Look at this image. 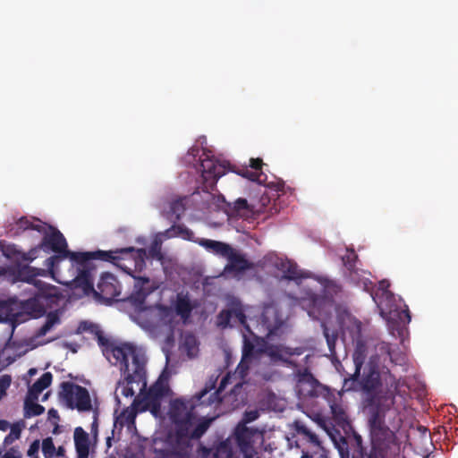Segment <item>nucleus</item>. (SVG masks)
I'll return each mask as SVG.
<instances>
[{"mask_svg": "<svg viewBox=\"0 0 458 458\" xmlns=\"http://www.w3.org/2000/svg\"><path fill=\"white\" fill-rule=\"evenodd\" d=\"M58 298L57 288L44 284L40 287L35 297L24 301L23 309L35 318L41 317L46 312V305L52 302L53 299Z\"/></svg>", "mask_w": 458, "mask_h": 458, "instance_id": "nucleus-14", "label": "nucleus"}, {"mask_svg": "<svg viewBox=\"0 0 458 458\" xmlns=\"http://www.w3.org/2000/svg\"><path fill=\"white\" fill-rule=\"evenodd\" d=\"M17 225L20 229H22V230L30 229V230H35L38 233L43 232L44 225H45V224H43V225L34 224L31 221H30L27 217L20 218L19 221L17 222Z\"/></svg>", "mask_w": 458, "mask_h": 458, "instance_id": "nucleus-42", "label": "nucleus"}, {"mask_svg": "<svg viewBox=\"0 0 458 458\" xmlns=\"http://www.w3.org/2000/svg\"><path fill=\"white\" fill-rule=\"evenodd\" d=\"M207 393L206 390H203L199 394H198L197 398L198 400H200L202 398V396Z\"/></svg>", "mask_w": 458, "mask_h": 458, "instance_id": "nucleus-60", "label": "nucleus"}, {"mask_svg": "<svg viewBox=\"0 0 458 458\" xmlns=\"http://www.w3.org/2000/svg\"><path fill=\"white\" fill-rule=\"evenodd\" d=\"M325 400L327 401L331 409L334 420L339 423L346 422L348 420V416L343 406L335 402V394L332 392V396L330 397V399L325 398Z\"/></svg>", "mask_w": 458, "mask_h": 458, "instance_id": "nucleus-32", "label": "nucleus"}, {"mask_svg": "<svg viewBox=\"0 0 458 458\" xmlns=\"http://www.w3.org/2000/svg\"><path fill=\"white\" fill-rule=\"evenodd\" d=\"M41 233H43V238L40 243L37 247L31 249L23 257L25 260L31 261L36 259L37 253L40 250L47 252L53 251L55 253H65L69 250L66 239L57 228L45 224L44 230ZM66 254H64V256Z\"/></svg>", "mask_w": 458, "mask_h": 458, "instance_id": "nucleus-9", "label": "nucleus"}, {"mask_svg": "<svg viewBox=\"0 0 458 458\" xmlns=\"http://www.w3.org/2000/svg\"><path fill=\"white\" fill-rule=\"evenodd\" d=\"M81 327L84 330H89L90 333L95 335L104 356L114 366L130 360L135 355L142 353L136 345L131 343L116 344L109 340L97 325L84 322L81 325Z\"/></svg>", "mask_w": 458, "mask_h": 458, "instance_id": "nucleus-5", "label": "nucleus"}, {"mask_svg": "<svg viewBox=\"0 0 458 458\" xmlns=\"http://www.w3.org/2000/svg\"><path fill=\"white\" fill-rule=\"evenodd\" d=\"M323 334L326 338L329 352L331 355L335 354V344L338 339V332L335 329H330L326 323H322Z\"/></svg>", "mask_w": 458, "mask_h": 458, "instance_id": "nucleus-38", "label": "nucleus"}, {"mask_svg": "<svg viewBox=\"0 0 458 458\" xmlns=\"http://www.w3.org/2000/svg\"><path fill=\"white\" fill-rule=\"evenodd\" d=\"M138 411H140V407L134 406L133 401L131 407L125 408L120 415L116 417L115 422L121 427L132 425L135 423Z\"/></svg>", "mask_w": 458, "mask_h": 458, "instance_id": "nucleus-31", "label": "nucleus"}, {"mask_svg": "<svg viewBox=\"0 0 458 458\" xmlns=\"http://www.w3.org/2000/svg\"><path fill=\"white\" fill-rule=\"evenodd\" d=\"M219 318L221 319V324H225V326L229 324L230 318L232 317L231 310H222L219 313Z\"/></svg>", "mask_w": 458, "mask_h": 458, "instance_id": "nucleus-52", "label": "nucleus"}, {"mask_svg": "<svg viewBox=\"0 0 458 458\" xmlns=\"http://www.w3.org/2000/svg\"><path fill=\"white\" fill-rule=\"evenodd\" d=\"M298 432L301 434L306 441L310 443L313 447L311 453L302 452L301 458H327V451L322 446L321 441L315 433H313L305 426L301 427L298 429Z\"/></svg>", "mask_w": 458, "mask_h": 458, "instance_id": "nucleus-19", "label": "nucleus"}, {"mask_svg": "<svg viewBox=\"0 0 458 458\" xmlns=\"http://www.w3.org/2000/svg\"><path fill=\"white\" fill-rule=\"evenodd\" d=\"M146 357L143 353L133 356L118 365L123 378L119 381V386L122 387L121 394L125 397H132L135 391L132 384H141V390L147 386L146 381Z\"/></svg>", "mask_w": 458, "mask_h": 458, "instance_id": "nucleus-6", "label": "nucleus"}, {"mask_svg": "<svg viewBox=\"0 0 458 458\" xmlns=\"http://www.w3.org/2000/svg\"><path fill=\"white\" fill-rule=\"evenodd\" d=\"M95 295L106 302H110L120 295L121 285L117 278L111 273H103L97 285L91 291Z\"/></svg>", "mask_w": 458, "mask_h": 458, "instance_id": "nucleus-16", "label": "nucleus"}, {"mask_svg": "<svg viewBox=\"0 0 458 458\" xmlns=\"http://www.w3.org/2000/svg\"><path fill=\"white\" fill-rule=\"evenodd\" d=\"M263 165V161L261 158H250V166L254 171H250L248 167H242L239 170H232L242 177L248 178L252 182H257L259 183H262V177L265 176L261 172V168Z\"/></svg>", "mask_w": 458, "mask_h": 458, "instance_id": "nucleus-24", "label": "nucleus"}, {"mask_svg": "<svg viewBox=\"0 0 458 458\" xmlns=\"http://www.w3.org/2000/svg\"><path fill=\"white\" fill-rule=\"evenodd\" d=\"M184 344L187 347L188 355L191 356L192 355V350L196 347V339H195V337L192 336V335L187 336L185 338Z\"/></svg>", "mask_w": 458, "mask_h": 458, "instance_id": "nucleus-50", "label": "nucleus"}, {"mask_svg": "<svg viewBox=\"0 0 458 458\" xmlns=\"http://www.w3.org/2000/svg\"><path fill=\"white\" fill-rule=\"evenodd\" d=\"M194 405L191 401L175 399L171 402L169 418L174 426V435L171 436L174 442H179L188 434V428L195 425Z\"/></svg>", "mask_w": 458, "mask_h": 458, "instance_id": "nucleus-7", "label": "nucleus"}, {"mask_svg": "<svg viewBox=\"0 0 458 458\" xmlns=\"http://www.w3.org/2000/svg\"><path fill=\"white\" fill-rule=\"evenodd\" d=\"M60 386V398L68 408L77 409L79 411H89L92 409L91 399L85 387L72 382H63Z\"/></svg>", "mask_w": 458, "mask_h": 458, "instance_id": "nucleus-11", "label": "nucleus"}, {"mask_svg": "<svg viewBox=\"0 0 458 458\" xmlns=\"http://www.w3.org/2000/svg\"><path fill=\"white\" fill-rule=\"evenodd\" d=\"M362 363L363 361L358 357L354 359L355 371L350 377L345 378L344 381L343 388L345 391H352L357 389Z\"/></svg>", "mask_w": 458, "mask_h": 458, "instance_id": "nucleus-33", "label": "nucleus"}, {"mask_svg": "<svg viewBox=\"0 0 458 458\" xmlns=\"http://www.w3.org/2000/svg\"><path fill=\"white\" fill-rule=\"evenodd\" d=\"M149 284V279L148 277H138L135 282V288L139 294L146 297L148 295L151 291L150 289L145 288V284Z\"/></svg>", "mask_w": 458, "mask_h": 458, "instance_id": "nucleus-45", "label": "nucleus"}, {"mask_svg": "<svg viewBox=\"0 0 458 458\" xmlns=\"http://www.w3.org/2000/svg\"><path fill=\"white\" fill-rule=\"evenodd\" d=\"M199 160L201 189L203 191L210 193L211 191L215 190L218 179L225 174L226 167L218 160L210 158L206 153L202 154Z\"/></svg>", "mask_w": 458, "mask_h": 458, "instance_id": "nucleus-13", "label": "nucleus"}, {"mask_svg": "<svg viewBox=\"0 0 458 458\" xmlns=\"http://www.w3.org/2000/svg\"><path fill=\"white\" fill-rule=\"evenodd\" d=\"M212 458H238L235 456L229 441L221 442L216 448Z\"/></svg>", "mask_w": 458, "mask_h": 458, "instance_id": "nucleus-40", "label": "nucleus"}, {"mask_svg": "<svg viewBox=\"0 0 458 458\" xmlns=\"http://www.w3.org/2000/svg\"><path fill=\"white\" fill-rule=\"evenodd\" d=\"M3 305V303L0 301V307Z\"/></svg>", "mask_w": 458, "mask_h": 458, "instance_id": "nucleus-64", "label": "nucleus"}, {"mask_svg": "<svg viewBox=\"0 0 458 458\" xmlns=\"http://www.w3.org/2000/svg\"><path fill=\"white\" fill-rule=\"evenodd\" d=\"M21 429L18 425H13L10 433L4 437V444L9 445L21 437Z\"/></svg>", "mask_w": 458, "mask_h": 458, "instance_id": "nucleus-46", "label": "nucleus"}, {"mask_svg": "<svg viewBox=\"0 0 458 458\" xmlns=\"http://www.w3.org/2000/svg\"><path fill=\"white\" fill-rule=\"evenodd\" d=\"M45 408L35 403V401H31L26 398L25 401V417H32V416H38L44 413Z\"/></svg>", "mask_w": 458, "mask_h": 458, "instance_id": "nucleus-41", "label": "nucleus"}, {"mask_svg": "<svg viewBox=\"0 0 458 458\" xmlns=\"http://www.w3.org/2000/svg\"><path fill=\"white\" fill-rule=\"evenodd\" d=\"M360 385L367 395L369 418L371 417L375 411H377L379 413H382L383 419H386L387 409L385 407L384 403L390 401L393 403L398 388V381L395 377L388 369L381 372L370 369L362 377Z\"/></svg>", "mask_w": 458, "mask_h": 458, "instance_id": "nucleus-1", "label": "nucleus"}, {"mask_svg": "<svg viewBox=\"0 0 458 458\" xmlns=\"http://www.w3.org/2000/svg\"><path fill=\"white\" fill-rule=\"evenodd\" d=\"M65 453V449L64 446H59L57 449L55 448V454L56 456H64Z\"/></svg>", "mask_w": 458, "mask_h": 458, "instance_id": "nucleus-58", "label": "nucleus"}, {"mask_svg": "<svg viewBox=\"0 0 458 458\" xmlns=\"http://www.w3.org/2000/svg\"><path fill=\"white\" fill-rule=\"evenodd\" d=\"M74 444L79 458H87L89 452V435L81 427L74 429Z\"/></svg>", "mask_w": 458, "mask_h": 458, "instance_id": "nucleus-26", "label": "nucleus"}, {"mask_svg": "<svg viewBox=\"0 0 458 458\" xmlns=\"http://www.w3.org/2000/svg\"><path fill=\"white\" fill-rule=\"evenodd\" d=\"M342 260L351 276L358 275L359 269L356 267L358 255L354 250L347 248L346 254L342 257Z\"/></svg>", "mask_w": 458, "mask_h": 458, "instance_id": "nucleus-35", "label": "nucleus"}, {"mask_svg": "<svg viewBox=\"0 0 458 458\" xmlns=\"http://www.w3.org/2000/svg\"><path fill=\"white\" fill-rule=\"evenodd\" d=\"M295 303L308 312L312 318H318L327 302L326 298L311 290L304 291L300 297L294 298Z\"/></svg>", "mask_w": 458, "mask_h": 458, "instance_id": "nucleus-17", "label": "nucleus"}, {"mask_svg": "<svg viewBox=\"0 0 458 458\" xmlns=\"http://www.w3.org/2000/svg\"><path fill=\"white\" fill-rule=\"evenodd\" d=\"M243 454L244 458H255L254 448L249 449L247 452H242Z\"/></svg>", "mask_w": 458, "mask_h": 458, "instance_id": "nucleus-56", "label": "nucleus"}, {"mask_svg": "<svg viewBox=\"0 0 458 458\" xmlns=\"http://www.w3.org/2000/svg\"><path fill=\"white\" fill-rule=\"evenodd\" d=\"M295 389L299 397L302 399L318 397L330 399L332 396L330 388L322 385L307 369L297 373Z\"/></svg>", "mask_w": 458, "mask_h": 458, "instance_id": "nucleus-10", "label": "nucleus"}, {"mask_svg": "<svg viewBox=\"0 0 458 458\" xmlns=\"http://www.w3.org/2000/svg\"><path fill=\"white\" fill-rule=\"evenodd\" d=\"M275 267L283 273L284 279L297 282L306 277L304 272L299 269L298 265L288 259H276Z\"/></svg>", "mask_w": 458, "mask_h": 458, "instance_id": "nucleus-22", "label": "nucleus"}, {"mask_svg": "<svg viewBox=\"0 0 458 458\" xmlns=\"http://www.w3.org/2000/svg\"><path fill=\"white\" fill-rule=\"evenodd\" d=\"M53 376L50 372H45L28 390V399L37 401L39 394L52 383Z\"/></svg>", "mask_w": 458, "mask_h": 458, "instance_id": "nucleus-28", "label": "nucleus"}, {"mask_svg": "<svg viewBox=\"0 0 458 458\" xmlns=\"http://www.w3.org/2000/svg\"><path fill=\"white\" fill-rule=\"evenodd\" d=\"M48 417H49V418H53V419H56V420H58V419H59V415H58L57 411H56V410H55V409H53V408H52V409H50V410L48 411Z\"/></svg>", "mask_w": 458, "mask_h": 458, "instance_id": "nucleus-57", "label": "nucleus"}, {"mask_svg": "<svg viewBox=\"0 0 458 458\" xmlns=\"http://www.w3.org/2000/svg\"><path fill=\"white\" fill-rule=\"evenodd\" d=\"M341 329L344 335L349 334L352 343L360 345L362 343V324L360 320L346 313L340 318Z\"/></svg>", "mask_w": 458, "mask_h": 458, "instance_id": "nucleus-20", "label": "nucleus"}, {"mask_svg": "<svg viewBox=\"0 0 458 458\" xmlns=\"http://www.w3.org/2000/svg\"><path fill=\"white\" fill-rule=\"evenodd\" d=\"M148 392L151 395L157 396L162 400L169 392L167 382L161 377L149 387Z\"/></svg>", "mask_w": 458, "mask_h": 458, "instance_id": "nucleus-39", "label": "nucleus"}, {"mask_svg": "<svg viewBox=\"0 0 458 458\" xmlns=\"http://www.w3.org/2000/svg\"><path fill=\"white\" fill-rule=\"evenodd\" d=\"M335 445L338 450L340 458L365 457L362 437L356 432H353L352 436L349 437V441L345 437H341L339 441L335 442Z\"/></svg>", "mask_w": 458, "mask_h": 458, "instance_id": "nucleus-15", "label": "nucleus"}, {"mask_svg": "<svg viewBox=\"0 0 458 458\" xmlns=\"http://www.w3.org/2000/svg\"><path fill=\"white\" fill-rule=\"evenodd\" d=\"M187 201L186 196L173 199L169 204V210L166 211L167 219L174 224L180 220L185 212Z\"/></svg>", "mask_w": 458, "mask_h": 458, "instance_id": "nucleus-27", "label": "nucleus"}, {"mask_svg": "<svg viewBox=\"0 0 458 458\" xmlns=\"http://www.w3.org/2000/svg\"><path fill=\"white\" fill-rule=\"evenodd\" d=\"M371 448L367 458H388L400 454L401 445L395 433L386 424L382 413L375 411L368 419Z\"/></svg>", "mask_w": 458, "mask_h": 458, "instance_id": "nucleus-3", "label": "nucleus"}, {"mask_svg": "<svg viewBox=\"0 0 458 458\" xmlns=\"http://www.w3.org/2000/svg\"><path fill=\"white\" fill-rule=\"evenodd\" d=\"M256 357H259V353L256 351L253 338L249 339L244 335L243 347H242V358L241 364L251 360L252 358H256Z\"/></svg>", "mask_w": 458, "mask_h": 458, "instance_id": "nucleus-37", "label": "nucleus"}, {"mask_svg": "<svg viewBox=\"0 0 458 458\" xmlns=\"http://www.w3.org/2000/svg\"><path fill=\"white\" fill-rule=\"evenodd\" d=\"M165 233L169 237L181 236L184 240L195 242L213 253L224 258L232 253L233 248L227 243L203 238L194 240V233L183 225H174L165 231Z\"/></svg>", "mask_w": 458, "mask_h": 458, "instance_id": "nucleus-12", "label": "nucleus"}, {"mask_svg": "<svg viewBox=\"0 0 458 458\" xmlns=\"http://www.w3.org/2000/svg\"><path fill=\"white\" fill-rule=\"evenodd\" d=\"M42 453L45 458H53L55 454V446L52 437H48L42 441Z\"/></svg>", "mask_w": 458, "mask_h": 458, "instance_id": "nucleus-43", "label": "nucleus"}, {"mask_svg": "<svg viewBox=\"0 0 458 458\" xmlns=\"http://www.w3.org/2000/svg\"><path fill=\"white\" fill-rule=\"evenodd\" d=\"M198 151H199V149H198V148H191V153L192 155H195V152H198Z\"/></svg>", "mask_w": 458, "mask_h": 458, "instance_id": "nucleus-62", "label": "nucleus"}, {"mask_svg": "<svg viewBox=\"0 0 458 458\" xmlns=\"http://www.w3.org/2000/svg\"><path fill=\"white\" fill-rule=\"evenodd\" d=\"M253 340H254V344L256 347V351L259 353V356L260 354L266 353L267 349L269 345L268 343L264 338L259 337L257 335L253 336Z\"/></svg>", "mask_w": 458, "mask_h": 458, "instance_id": "nucleus-48", "label": "nucleus"}, {"mask_svg": "<svg viewBox=\"0 0 458 458\" xmlns=\"http://www.w3.org/2000/svg\"><path fill=\"white\" fill-rule=\"evenodd\" d=\"M234 437L241 452H247L249 449L254 448L253 445L256 439L261 438L262 434L255 428L238 424L234 430Z\"/></svg>", "mask_w": 458, "mask_h": 458, "instance_id": "nucleus-18", "label": "nucleus"}, {"mask_svg": "<svg viewBox=\"0 0 458 458\" xmlns=\"http://www.w3.org/2000/svg\"><path fill=\"white\" fill-rule=\"evenodd\" d=\"M301 353V352L298 349L293 350L283 345L269 344L265 354L274 361L281 360L286 362L291 356L300 355Z\"/></svg>", "mask_w": 458, "mask_h": 458, "instance_id": "nucleus-25", "label": "nucleus"}, {"mask_svg": "<svg viewBox=\"0 0 458 458\" xmlns=\"http://www.w3.org/2000/svg\"><path fill=\"white\" fill-rule=\"evenodd\" d=\"M233 313L235 315V317L239 319V321L242 323V324H244L245 323V320H246V316L244 315L243 311L239 310H233Z\"/></svg>", "mask_w": 458, "mask_h": 458, "instance_id": "nucleus-55", "label": "nucleus"}, {"mask_svg": "<svg viewBox=\"0 0 458 458\" xmlns=\"http://www.w3.org/2000/svg\"><path fill=\"white\" fill-rule=\"evenodd\" d=\"M214 418H202L194 426V428H188V434L179 442H174L180 450H156L157 454V458H190V440L199 439L209 428Z\"/></svg>", "mask_w": 458, "mask_h": 458, "instance_id": "nucleus-8", "label": "nucleus"}, {"mask_svg": "<svg viewBox=\"0 0 458 458\" xmlns=\"http://www.w3.org/2000/svg\"><path fill=\"white\" fill-rule=\"evenodd\" d=\"M97 428L98 427V414L96 413L95 416H94V421L92 423V428Z\"/></svg>", "mask_w": 458, "mask_h": 458, "instance_id": "nucleus-59", "label": "nucleus"}, {"mask_svg": "<svg viewBox=\"0 0 458 458\" xmlns=\"http://www.w3.org/2000/svg\"><path fill=\"white\" fill-rule=\"evenodd\" d=\"M39 440H35L33 441L30 447H29V450H28V455L30 457H33V456H36L37 457V454L38 453V450H39Z\"/></svg>", "mask_w": 458, "mask_h": 458, "instance_id": "nucleus-51", "label": "nucleus"}, {"mask_svg": "<svg viewBox=\"0 0 458 458\" xmlns=\"http://www.w3.org/2000/svg\"><path fill=\"white\" fill-rule=\"evenodd\" d=\"M2 458H21V454L14 447L10 448Z\"/></svg>", "mask_w": 458, "mask_h": 458, "instance_id": "nucleus-53", "label": "nucleus"}, {"mask_svg": "<svg viewBox=\"0 0 458 458\" xmlns=\"http://www.w3.org/2000/svg\"><path fill=\"white\" fill-rule=\"evenodd\" d=\"M12 384V377L8 374L0 377V400L6 394L7 389Z\"/></svg>", "mask_w": 458, "mask_h": 458, "instance_id": "nucleus-47", "label": "nucleus"}, {"mask_svg": "<svg viewBox=\"0 0 458 458\" xmlns=\"http://www.w3.org/2000/svg\"><path fill=\"white\" fill-rule=\"evenodd\" d=\"M134 406L140 407V411H150L151 413L157 415L160 411L161 399L151 395L148 391L141 397L138 396L134 399Z\"/></svg>", "mask_w": 458, "mask_h": 458, "instance_id": "nucleus-23", "label": "nucleus"}, {"mask_svg": "<svg viewBox=\"0 0 458 458\" xmlns=\"http://www.w3.org/2000/svg\"><path fill=\"white\" fill-rule=\"evenodd\" d=\"M134 251L133 247L116 250L114 251L109 250H97V251H72L65 252V256L72 262V266L76 267L78 272L73 279L75 287L82 289L84 293L89 294L93 291V277L92 270L94 266L93 260L108 261L113 264H117L120 258L118 253H128Z\"/></svg>", "mask_w": 458, "mask_h": 458, "instance_id": "nucleus-2", "label": "nucleus"}, {"mask_svg": "<svg viewBox=\"0 0 458 458\" xmlns=\"http://www.w3.org/2000/svg\"><path fill=\"white\" fill-rule=\"evenodd\" d=\"M65 259H67V256H64V253H56V255H53L46 259V266L54 273L59 263Z\"/></svg>", "mask_w": 458, "mask_h": 458, "instance_id": "nucleus-44", "label": "nucleus"}, {"mask_svg": "<svg viewBox=\"0 0 458 458\" xmlns=\"http://www.w3.org/2000/svg\"><path fill=\"white\" fill-rule=\"evenodd\" d=\"M389 286L387 280L380 281L372 298L380 310V315L388 321L390 328L403 335L406 325L411 322V313L406 304L403 309L396 303L394 294L388 290Z\"/></svg>", "mask_w": 458, "mask_h": 458, "instance_id": "nucleus-4", "label": "nucleus"}, {"mask_svg": "<svg viewBox=\"0 0 458 458\" xmlns=\"http://www.w3.org/2000/svg\"><path fill=\"white\" fill-rule=\"evenodd\" d=\"M194 306L191 304L188 295H183L182 293L177 294L174 303V310L183 322H186L190 318Z\"/></svg>", "mask_w": 458, "mask_h": 458, "instance_id": "nucleus-29", "label": "nucleus"}, {"mask_svg": "<svg viewBox=\"0 0 458 458\" xmlns=\"http://www.w3.org/2000/svg\"><path fill=\"white\" fill-rule=\"evenodd\" d=\"M318 282L323 286L326 300H332L335 296H337L343 291L342 285L335 280H332L327 277H319Z\"/></svg>", "mask_w": 458, "mask_h": 458, "instance_id": "nucleus-30", "label": "nucleus"}, {"mask_svg": "<svg viewBox=\"0 0 458 458\" xmlns=\"http://www.w3.org/2000/svg\"><path fill=\"white\" fill-rule=\"evenodd\" d=\"M61 319L56 311H51L47 315L45 324L38 329L36 332L37 337H42L46 335L55 325L60 324Z\"/></svg>", "mask_w": 458, "mask_h": 458, "instance_id": "nucleus-34", "label": "nucleus"}, {"mask_svg": "<svg viewBox=\"0 0 458 458\" xmlns=\"http://www.w3.org/2000/svg\"><path fill=\"white\" fill-rule=\"evenodd\" d=\"M228 264L225 267V273L242 274L253 267V265L245 257L232 249V253L226 257Z\"/></svg>", "mask_w": 458, "mask_h": 458, "instance_id": "nucleus-21", "label": "nucleus"}, {"mask_svg": "<svg viewBox=\"0 0 458 458\" xmlns=\"http://www.w3.org/2000/svg\"><path fill=\"white\" fill-rule=\"evenodd\" d=\"M382 350H385V352L387 353V355L389 356L390 360L392 362L395 363V364H398V362L395 360L394 357V352L392 350V347L389 344H385L382 348Z\"/></svg>", "mask_w": 458, "mask_h": 458, "instance_id": "nucleus-54", "label": "nucleus"}, {"mask_svg": "<svg viewBox=\"0 0 458 458\" xmlns=\"http://www.w3.org/2000/svg\"><path fill=\"white\" fill-rule=\"evenodd\" d=\"M162 310H163L164 311H167V312H169V311H170V309H169V308H167V307H163V308H162Z\"/></svg>", "mask_w": 458, "mask_h": 458, "instance_id": "nucleus-63", "label": "nucleus"}, {"mask_svg": "<svg viewBox=\"0 0 458 458\" xmlns=\"http://www.w3.org/2000/svg\"><path fill=\"white\" fill-rule=\"evenodd\" d=\"M36 372H37V369H30L29 370V374H30V375H34V374H36Z\"/></svg>", "mask_w": 458, "mask_h": 458, "instance_id": "nucleus-61", "label": "nucleus"}, {"mask_svg": "<svg viewBox=\"0 0 458 458\" xmlns=\"http://www.w3.org/2000/svg\"><path fill=\"white\" fill-rule=\"evenodd\" d=\"M253 212L251 205H250L247 199L239 198L236 199L232 207V213L234 216L241 217H247Z\"/></svg>", "mask_w": 458, "mask_h": 458, "instance_id": "nucleus-36", "label": "nucleus"}, {"mask_svg": "<svg viewBox=\"0 0 458 458\" xmlns=\"http://www.w3.org/2000/svg\"><path fill=\"white\" fill-rule=\"evenodd\" d=\"M259 416V412L257 410L247 411L244 412L242 421L240 424L246 425L256 420Z\"/></svg>", "mask_w": 458, "mask_h": 458, "instance_id": "nucleus-49", "label": "nucleus"}]
</instances>
